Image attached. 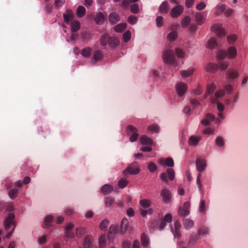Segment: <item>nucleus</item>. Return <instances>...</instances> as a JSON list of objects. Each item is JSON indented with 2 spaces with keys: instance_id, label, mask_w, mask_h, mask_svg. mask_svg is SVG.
Segmentation results:
<instances>
[{
  "instance_id": "obj_1",
  "label": "nucleus",
  "mask_w": 248,
  "mask_h": 248,
  "mask_svg": "<svg viewBox=\"0 0 248 248\" xmlns=\"http://www.w3.org/2000/svg\"><path fill=\"white\" fill-rule=\"evenodd\" d=\"M223 88V89L217 90L216 92L215 95L211 99V103L216 105L217 108H224L223 104L219 102L218 100L223 97L226 94L227 95L231 94L233 91V87L230 84L225 85Z\"/></svg>"
},
{
  "instance_id": "obj_2",
  "label": "nucleus",
  "mask_w": 248,
  "mask_h": 248,
  "mask_svg": "<svg viewBox=\"0 0 248 248\" xmlns=\"http://www.w3.org/2000/svg\"><path fill=\"white\" fill-rule=\"evenodd\" d=\"M100 44L102 46H106L107 45L111 48H115L117 47L120 43L118 38L111 37L108 34H103L100 39Z\"/></svg>"
},
{
  "instance_id": "obj_3",
  "label": "nucleus",
  "mask_w": 248,
  "mask_h": 248,
  "mask_svg": "<svg viewBox=\"0 0 248 248\" xmlns=\"http://www.w3.org/2000/svg\"><path fill=\"white\" fill-rule=\"evenodd\" d=\"M3 223L5 230H8L11 225L14 226L12 231L7 233L5 236L7 238H9L12 235L16 226L14 214L12 213H9L7 217L4 219Z\"/></svg>"
},
{
  "instance_id": "obj_4",
  "label": "nucleus",
  "mask_w": 248,
  "mask_h": 248,
  "mask_svg": "<svg viewBox=\"0 0 248 248\" xmlns=\"http://www.w3.org/2000/svg\"><path fill=\"white\" fill-rule=\"evenodd\" d=\"M226 80L228 83H233L236 81L239 77L238 71L234 69L229 68L225 74Z\"/></svg>"
},
{
  "instance_id": "obj_5",
  "label": "nucleus",
  "mask_w": 248,
  "mask_h": 248,
  "mask_svg": "<svg viewBox=\"0 0 248 248\" xmlns=\"http://www.w3.org/2000/svg\"><path fill=\"white\" fill-rule=\"evenodd\" d=\"M126 131L128 135L131 134L129 140L132 142L136 141L139 137L138 130L132 125H128L126 128Z\"/></svg>"
},
{
  "instance_id": "obj_6",
  "label": "nucleus",
  "mask_w": 248,
  "mask_h": 248,
  "mask_svg": "<svg viewBox=\"0 0 248 248\" xmlns=\"http://www.w3.org/2000/svg\"><path fill=\"white\" fill-rule=\"evenodd\" d=\"M163 58L164 62L168 63L175 65L176 66L177 65V64H175V56L173 51L172 50H166L163 55Z\"/></svg>"
},
{
  "instance_id": "obj_7",
  "label": "nucleus",
  "mask_w": 248,
  "mask_h": 248,
  "mask_svg": "<svg viewBox=\"0 0 248 248\" xmlns=\"http://www.w3.org/2000/svg\"><path fill=\"white\" fill-rule=\"evenodd\" d=\"M140 171V168L137 162L131 163L127 168L124 171V174L128 173L131 175L138 174Z\"/></svg>"
},
{
  "instance_id": "obj_8",
  "label": "nucleus",
  "mask_w": 248,
  "mask_h": 248,
  "mask_svg": "<svg viewBox=\"0 0 248 248\" xmlns=\"http://www.w3.org/2000/svg\"><path fill=\"white\" fill-rule=\"evenodd\" d=\"M160 196L165 203L170 204L171 203L172 195L169 189L166 188H163L160 191Z\"/></svg>"
},
{
  "instance_id": "obj_9",
  "label": "nucleus",
  "mask_w": 248,
  "mask_h": 248,
  "mask_svg": "<svg viewBox=\"0 0 248 248\" xmlns=\"http://www.w3.org/2000/svg\"><path fill=\"white\" fill-rule=\"evenodd\" d=\"M175 88L178 95L181 97L184 95L187 91V87L186 84L180 82L176 84Z\"/></svg>"
},
{
  "instance_id": "obj_10",
  "label": "nucleus",
  "mask_w": 248,
  "mask_h": 248,
  "mask_svg": "<svg viewBox=\"0 0 248 248\" xmlns=\"http://www.w3.org/2000/svg\"><path fill=\"white\" fill-rule=\"evenodd\" d=\"M183 11V6L181 5H177L171 9L170 12V16L172 18H176L182 14Z\"/></svg>"
},
{
  "instance_id": "obj_11",
  "label": "nucleus",
  "mask_w": 248,
  "mask_h": 248,
  "mask_svg": "<svg viewBox=\"0 0 248 248\" xmlns=\"http://www.w3.org/2000/svg\"><path fill=\"white\" fill-rule=\"evenodd\" d=\"M210 30L212 32H215L218 37H221L225 35V32L222 26L220 24H215L211 27Z\"/></svg>"
},
{
  "instance_id": "obj_12",
  "label": "nucleus",
  "mask_w": 248,
  "mask_h": 248,
  "mask_svg": "<svg viewBox=\"0 0 248 248\" xmlns=\"http://www.w3.org/2000/svg\"><path fill=\"white\" fill-rule=\"evenodd\" d=\"M190 206L189 203L188 202H185L184 204L183 207H180L178 211V214L180 216H187L189 213L190 211L189 210Z\"/></svg>"
},
{
  "instance_id": "obj_13",
  "label": "nucleus",
  "mask_w": 248,
  "mask_h": 248,
  "mask_svg": "<svg viewBox=\"0 0 248 248\" xmlns=\"http://www.w3.org/2000/svg\"><path fill=\"white\" fill-rule=\"evenodd\" d=\"M63 17L64 22L67 24H69L70 21L74 19V16L72 11L70 9H68L65 13L63 14Z\"/></svg>"
},
{
  "instance_id": "obj_14",
  "label": "nucleus",
  "mask_w": 248,
  "mask_h": 248,
  "mask_svg": "<svg viewBox=\"0 0 248 248\" xmlns=\"http://www.w3.org/2000/svg\"><path fill=\"white\" fill-rule=\"evenodd\" d=\"M158 163L162 166H167L169 167H172L174 166L173 160L170 157H168L166 159L160 158L158 160Z\"/></svg>"
},
{
  "instance_id": "obj_15",
  "label": "nucleus",
  "mask_w": 248,
  "mask_h": 248,
  "mask_svg": "<svg viewBox=\"0 0 248 248\" xmlns=\"http://www.w3.org/2000/svg\"><path fill=\"white\" fill-rule=\"evenodd\" d=\"M170 5L167 1L162 2L159 7V12L162 14H166L168 13Z\"/></svg>"
},
{
  "instance_id": "obj_16",
  "label": "nucleus",
  "mask_w": 248,
  "mask_h": 248,
  "mask_svg": "<svg viewBox=\"0 0 248 248\" xmlns=\"http://www.w3.org/2000/svg\"><path fill=\"white\" fill-rule=\"evenodd\" d=\"M196 167L198 171L201 172L203 171L206 167V163L203 159L197 158L196 161Z\"/></svg>"
},
{
  "instance_id": "obj_17",
  "label": "nucleus",
  "mask_w": 248,
  "mask_h": 248,
  "mask_svg": "<svg viewBox=\"0 0 248 248\" xmlns=\"http://www.w3.org/2000/svg\"><path fill=\"white\" fill-rule=\"evenodd\" d=\"M202 138L201 136H191L189 138L188 143L191 146H196L198 144Z\"/></svg>"
},
{
  "instance_id": "obj_18",
  "label": "nucleus",
  "mask_w": 248,
  "mask_h": 248,
  "mask_svg": "<svg viewBox=\"0 0 248 248\" xmlns=\"http://www.w3.org/2000/svg\"><path fill=\"white\" fill-rule=\"evenodd\" d=\"M215 120V116L210 113H208L206 115L205 118L201 121L202 124L205 126H208L210 124L211 121Z\"/></svg>"
},
{
  "instance_id": "obj_19",
  "label": "nucleus",
  "mask_w": 248,
  "mask_h": 248,
  "mask_svg": "<svg viewBox=\"0 0 248 248\" xmlns=\"http://www.w3.org/2000/svg\"><path fill=\"white\" fill-rule=\"evenodd\" d=\"M108 19L110 23L115 24L120 21V16L117 13L113 12L109 14Z\"/></svg>"
},
{
  "instance_id": "obj_20",
  "label": "nucleus",
  "mask_w": 248,
  "mask_h": 248,
  "mask_svg": "<svg viewBox=\"0 0 248 248\" xmlns=\"http://www.w3.org/2000/svg\"><path fill=\"white\" fill-rule=\"evenodd\" d=\"M105 17L103 14L101 12L96 14L94 18V21L98 25H102L105 21Z\"/></svg>"
},
{
  "instance_id": "obj_21",
  "label": "nucleus",
  "mask_w": 248,
  "mask_h": 248,
  "mask_svg": "<svg viewBox=\"0 0 248 248\" xmlns=\"http://www.w3.org/2000/svg\"><path fill=\"white\" fill-rule=\"evenodd\" d=\"M205 68L208 72L214 73L218 70V65L212 63H209L205 66Z\"/></svg>"
},
{
  "instance_id": "obj_22",
  "label": "nucleus",
  "mask_w": 248,
  "mask_h": 248,
  "mask_svg": "<svg viewBox=\"0 0 248 248\" xmlns=\"http://www.w3.org/2000/svg\"><path fill=\"white\" fill-rule=\"evenodd\" d=\"M216 89V86L214 83L211 85H208L206 89V92L204 96V99H205L208 96L211 94Z\"/></svg>"
},
{
  "instance_id": "obj_23",
  "label": "nucleus",
  "mask_w": 248,
  "mask_h": 248,
  "mask_svg": "<svg viewBox=\"0 0 248 248\" xmlns=\"http://www.w3.org/2000/svg\"><path fill=\"white\" fill-rule=\"evenodd\" d=\"M128 224L129 222L127 218H124L122 219L120 226V231L122 233H124L125 232L127 229Z\"/></svg>"
},
{
  "instance_id": "obj_24",
  "label": "nucleus",
  "mask_w": 248,
  "mask_h": 248,
  "mask_svg": "<svg viewBox=\"0 0 248 248\" xmlns=\"http://www.w3.org/2000/svg\"><path fill=\"white\" fill-rule=\"evenodd\" d=\"M80 27V22L77 20L72 21L71 23V31L72 32H76Z\"/></svg>"
},
{
  "instance_id": "obj_25",
  "label": "nucleus",
  "mask_w": 248,
  "mask_h": 248,
  "mask_svg": "<svg viewBox=\"0 0 248 248\" xmlns=\"http://www.w3.org/2000/svg\"><path fill=\"white\" fill-rule=\"evenodd\" d=\"M140 143L143 145H152L153 140L152 139L146 135H142L140 137Z\"/></svg>"
},
{
  "instance_id": "obj_26",
  "label": "nucleus",
  "mask_w": 248,
  "mask_h": 248,
  "mask_svg": "<svg viewBox=\"0 0 248 248\" xmlns=\"http://www.w3.org/2000/svg\"><path fill=\"white\" fill-rule=\"evenodd\" d=\"M117 228L115 225H111L109 229V232L108 233V238L109 239H113L115 234L117 232Z\"/></svg>"
},
{
  "instance_id": "obj_27",
  "label": "nucleus",
  "mask_w": 248,
  "mask_h": 248,
  "mask_svg": "<svg viewBox=\"0 0 248 248\" xmlns=\"http://www.w3.org/2000/svg\"><path fill=\"white\" fill-rule=\"evenodd\" d=\"M113 190V187L112 186L106 184L101 189L102 193L104 195H108L111 193Z\"/></svg>"
},
{
  "instance_id": "obj_28",
  "label": "nucleus",
  "mask_w": 248,
  "mask_h": 248,
  "mask_svg": "<svg viewBox=\"0 0 248 248\" xmlns=\"http://www.w3.org/2000/svg\"><path fill=\"white\" fill-rule=\"evenodd\" d=\"M126 23H121L114 27V31L117 32H121L123 31L126 28Z\"/></svg>"
},
{
  "instance_id": "obj_29",
  "label": "nucleus",
  "mask_w": 248,
  "mask_h": 248,
  "mask_svg": "<svg viewBox=\"0 0 248 248\" xmlns=\"http://www.w3.org/2000/svg\"><path fill=\"white\" fill-rule=\"evenodd\" d=\"M140 204L143 209L148 208L151 204V201L147 199L141 200L140 201Z\"/></svg>"
},
{
  "instance_id": "obj_30",
  "label": "nucleus",
  "mask_w": 248,
  "mask_h": 248,
  "mask_svg": "<svg viewBox=\"0 0 248 248\" xmlns=\"http://www.w3.org/2000/svg\"><path fill=\"white\" fill-rule=\"evenodd\" d=\"M183 224L186 229H189L192 228L194 225V222L188 218L183 219Z\"/></svg>"
},
{
  "instance_id": "obj_31",
  "label": "nucleus",
  "mask_w": 248,
  "mask_h": 248,
  "mask_svg": "<svg viewBox=\"0 0 248 248\" xmlns=\"http://www.w3.org/2000/svg\"><path fill=\"white\" fill-rule=\"evenodd\" d=\"M217 46L216 39L214 37L211 38L207 42L206 47L208 48L213 49Z\"/></svg>"
},
{
  "instance_id": "obj_32",
  "label": "nucleus",
  "mask_w": 248,
  "mask_h": 248,
  "mask_svg": "<svg viewBox=\"0 0 248 248\" xmlns=\"http://www.w3.org/2000/svg\"><path fill=\"white\" fill-rule=\"evenodd\" d=\"M92 237L91 235H87L85 237L84 247L85 248H90L92 247Z\"/></svg>"
},
{
  "instance_id": "obj_33",
  "label": "nucleus",
  "mask_w": 248,
  "mask_h": 248,
  "mask_svg": "<svg viewBox=\"0 0 248 248\" xmlns=\"http://www.w3.org/2000/svg\"><path fill=\"white\" fill-rule=\"evenodd\" d=\"M86 12L85 8L83 6H79L76 12L77 16L82 17L84 16Z\"/></svg>"
},
{
  "instance_id": "obj_34",
  "label": "nucleus",
  "mask_w": 248,
  "mask_h": 248,
  "mask_svg": "<svg viewBox=\"0 0 248 248\" xmlns=\"http://www.w3.org/2000/svg\"><path fill=\"white\" fill-rule=\"evenodd\" d=\"M141 245L143 247L147 246L149 244L148 236L145 233H143L141 234Z\"/></svg>"
},
{
  "instance_id": "obj_35",
  "label": "nucleus",
  "mask_w": 248,
  "mask_h": 248,
  "mask_svg": "<svg viewBox=\"0 0 248 248\" xmlns=\"http://www.w3.org/2000/svg\"><path fill=\"white\" fill-rule=\"evenodd\" d=\"M195 18L197 25H201L203 23L204 17L201 13H197L195 15Z\"/></svg>"
},
{
  "instance_id": "obj_36",
  "label": "nucleus",
  "mask_w": 248,
  "mask_h": 248,
  "mask_svg": "<svg viewBox=\"0 0 248 248\" xmlns=\"http://www.w3.org/2000/svg\"><path fill=\"white\" fill-rule=\"evenodd\" d=\"M237 55L236 49L232 46H231L228 49V56L230 58H233L235 57Z\"/></svg>"
},
{
  "instance_id": "obj_37",
  "label": "nucleus",
  "mask_w": 248,
  "mask_h": 248,
  "mask_svg": "<svg viewBox=\"0 0 248 248\" xmlns=\"http://www.w3.org/2000/svg\"><path fill=\"white\" fill-rule=\"evenodd\" d=\"M140 214L143 217H145L147 215H151L153 213V209L152 208L142 209H140Z\"/></svg>"
},
{
  "instance_id": "obj_38",
  "label": "nucleus",
  "mask_w": 248,
  "mask_h": 248,
  "mask_svg": "<svg viewBox=\"0 0 248 248\" xmlns=\"http://www.w3.org/2000/svg\"><path fill=\"white\" fill-rule=\"evenodd\" d=\"M198 239V236L196 233H192L189 238V240L188 241L189 246L194 245L196 243L197 240Z\"/></svg>"
},
{
  "instance_id": "obj_39",
  "label": "nucleus",
  "mask_w": 248,
  "mask_h": 248,
  "mask_svg": "<svg viewBox=\"0 0 248 248\" xmlns=\"http://www.w3.org/2000/svg\"><path fill=\"white\" fill-rule=\"evenodd\" d=\"M191 22V18L189 16H185L181 21V24L183 28L186 27Z\"/></svg>"
},
{
  "instance_id": "obj_40",
  "label": "nucleus",
  "mask_w": 248,
  "mask_h": 248,
  "mask_svg": "<svg viewBox=\"0 0 248 248\" xmlns=\"http://www.w3.org/2000/svg\"><path fill=\"white\" fill-rule=\"evenodd\" d=\"M53 217L51 215L46 216L44 219V227H48L51 225V222L52 220Z\"/></svg>"
},
{
  "instance_id": "obj_41",
  "label": "nucleus",
  "mask_w": 248,
  "mask_h": 248,
  "mask_svg": "<svg viewBox=\"0 0 248 248\" xmlns=\"http://www.w3.org/2000/svg\"><path fill=\"white\" fill-rule=\"evenodd\" d=\"M227 52L226 50H221L218 52L217 57V59L219 61H222L224 60L227 56Z\"/></svg>"
},
{
  "instance_id": "obj_42",
  "label": "nucleus",
  "mask_w": 248,
  "mask_h": 248,
  "mask_svg": "<svg viewBox=\"0 0 248 248\" xmlns=\"http://www.w3.org/2000/svg\"><path fill=\"white\" fill-rule=\"evenodd\" d=\"M194 71V69L193 68L187 70H183L181 72V75L183 77L186 78L193 74Z\"/></svg>"
},
{
  "instance_id": "obj_43",
  "label": "nucleus",
  "mask_w": 248,
  "mask_h": 248,
  "mask_svg": "<svg viewBox=\"0 0 248 248\" xmlns=\"http://www.w3.org/2000/svg\"><path fill=\"white\" fill-rule=\"evenodd\" d=\"M159 127L156 124H153L149 125L147 129L152 132L158 133L159 131Z\"/></svg>"
},
{
  "instance_id": "obj_44",
  "label": "nucleus",
  "mask_w": 248,
  "mask_h": 248,
  "mask_svg": "<svg viewBox=\"0 0 248 248\" xmlns=\"http://www.w3.org/2000/svg\"><path fill=\"white\" fill-rule=\"evenodd\" d=\"M86 232V230L84 228L79 227L76 229V234L77 237H80L84 235Z\"/></svg>"
},
{
  "instance_id": "obj_45",
  "label": "nucleus",
  "mask_w": 248,
  "mask_h": 248,
  "mask_svg": "<svg viewBox=\"0 0 248 248\" xmlns=\"http://www.w3.org/2000/svg\"><path fill=\"white\" fill-rule=\"evenodd\" d=\"M177 37V32L175 31H173L169 33L167 36L168 39L170 41H173Z\"/></svg>"
},
{
  "instance_id": "obj_46",
  "label": "nucleus",
  "mask_w": 248,
  "mask_h": 248,
  "mask_svg": "<svg viewBox=\"0 0 248 248\" xmlns=\"http://www.w3.org/2000/svg\"><path fill=\"white\" fill-rule=\"evenodd\" d=\"M128 184V181L126 178H122L118 182V186L120 188H124Z\"/></svg>"
},
{
  "instance_id": "obj_47",
  "label": "nucleus",
  "mask_w": 248,
  "mask_h": 248,
  "mask_svg": "<svg viewBox=\"0 0 248 248\" xmlns=\"http://www.w3.org/2000/svg\"><path fill=\"white\" fill-rule=\"evenodd\" d=\"M148 169L150 172H154L157 170V167L155 163L151 162L148 165Z\"/></svg>"
},
{
  "instance_id": "obj_48",
  "label": "nucleus",
  "mask_w": 248,
  "mask_h": 248,
  "mask_svg": "<svg viewBox=\"0 0 248 248\" xmlns=\"http://www.w3.org/2000/svg\"><path fill=\"white\" fill-rule=\"evenodd\" d=\"M130 11L133 14H138L140 12L139 5L137 3L132 4L130 6Z\"/></svg>"
},
{
  "instance_id": "obj_49",
  "label": "nucleus",
  "mask_w": 248,
  "mask_h": 248,
  "mask_svg": "<svg viewBox=\"0 0 248 248\" xmlns=\"http://www.w3.org/2000/svg\"><path fill=\"white\" fill-rule=\"evenodd\" d=\"M91 48L88 47L83 49L81 52V55L85 57H89L91 53Z\"/></svg>"
},
{
  "instance_id": "obj_50",
  "label": "nucleus",
  "mask_w": 248,
  "mask_h": 248,
  "mask_svg": "<svg viewBox=\"0 0 248 248\" xmlns=\"http://www.w3.org/2000/svg\"><path fill=\"white\" fill-rule=\"evenodd\" d=\"M167 173L168 174L169 179L170 181H172L175 177V172L173 169H168L167 170Z\"/></svg>"
},
{
  "instance_id": "obj_51",
  "label": "nucleus",
  "mask_w": 248,
  "mask_h": 248,
  "mask_svg": "<svg viewBox=\"0 0 248 248\" xmlns=\"http://www.w3.org/2000/svg\"><path fill=\"white\" fill-rule=\"evenodd\" d=\"M124 41L125 43L128 42L131 39V32L129 31H125L123 35Z\"/></svg>"
},
{
  "instance_id": "obj_52",
  "label": "nucleus",
  "mask_w": 248,
  "mask_h": 248,
  "mask_svg": "<svg viewBox=\"0 0 248 248\" xmlns=\"http://www.w3.org/2000/svg\"><path fill=\"white\" fill-rule=\"evenodd\" d=\"M109 224L108 221L107 219L103 220L100 224V228L103 231L107 230Z\"/></svg>"
},
{
  "instance_id": "obj_53",
  "label": "nucleus",
  "mask_w": 248,
  "mask_h": 248,
  "mask_svg": "<svg viewBox=\"0 0 248 248\" xmlns=\"http://www.w3.org/2000/svg\"><path fill=\"white\" fill-rule=\"evenodd\" d=\"M99 243L100 248H104L106 245V236L105 235H101L99 239Z\"/></svg>"
},
{
  "instance_id": "obj_54",
  "label": "nucleus",
  "mask_w": 248,
  "mask_h": 248,
  "mask_svg": "<svg viewBox=\"0 0 248 248\" xmlns=\"http://www.w3.org/2000/svg\"><path fill=\"white\" fill-rule=\"evenodd\" d=\"M18 189L14 188L9 191V195L11 199H14L17 196Z\"/></svg>"
},
{
  "instance_id": "obj_55",
  "label": "nucleus",
  "mask_w": 248,
  "mask_h": 248,
  "mask_svg": "<svg viewBox=\"0 0 248 248\" xmlns=\"http://www.w3.org/2000/svg\"><path fill=\"white\" fill-rule=\"evenodd\" d=\"M102 53L100 50L95 51L93 54V58L95 61L100 60L102 58Z\"/></svg>"
},
{
  "instance_id": "obj_56",
  "label": "nucleus",
  "mask_w": 248,
  "mask_h": 248,
  "mask_svg": "<svg viewBox=\"0 0 248 248\" xmlns=\"http://www.w3.org/2000/svg\"><path fill=\"white\" fill-rule=\"evenodd\" d=\"M237 39V36L235 34L229 35L227 37V40L230 44H233Z\"/></svg>"
},
{
  "instance_id": "obj_57",
  "label": "nucleus",
  "mask_w": 248,
  "mask_h": 248,
  "mask_svg": "<svg viewBox=\"0 0 248 248\" xmlns=\"http://www.w3.org/2000/svg\"><path fill=\"white\" fill-rule=\"evenodd\" d=\"M137 17L134 16H130L127 19L128 22L131 24L134 25L137 22Z\"/></svg>"
},
{
  "instance_id": "obj_58",
  "label": "nucleus",
  "mask_w": 248,
  "mask_h": 248,
  "mask_svg": "<svg viewBox=\"0 0 248 248\" xmlns=\"http://www.w3.org/2000/svg\"><path fill=\"white\" fill-rule=\"evenodd\" d=\"M216 143L219 147L223 146L224 144L223 139L221 137H217L216 140Z\"/></svg>"
},
{
  "instance_id": "obj_59",
  "label": "nucleus",
  "mask_w": 248,
  "mask_h": 248,
  "mask_svg": "<svg viewBox=\"0 0 248 248\" xmlns=\"http://www.w3.org/2000/svg\"><path fill=\"white\" fill-rule=\"evenodd\" d=\"M218 68H220L222 70H225L227 68L228 64L226 62L218 61Z\"/></svg>"
},
{
  "instance_id": "obj_60",
  "label": "nucleus",
  "mask_w": 248,
  "mask_h": 248,
  "mask_svg": "<svg viewBox=\"0 0 248 248\" xmlns=\"http://www.w3.org/2000/svg\"><path fill=\"white\" fill-rule=\"evenodd\" d=\"M114 202V200L111 197H107L106 199L105 204L107 207H110Z\"/></svg>"
},
{
  "instance_id": "obj_61",
  "label": "nucleus",
  "mask_w": 248,
  "mask_h": 248,
  "mask_svg": "<svg viewBox=\"0 0 248 248\" xmlns=\"http://www.w3.org/2000/svg\"><path fill=\"white\" fill-rule=\"evenodd\" d=\"M201 174L199 173L197 176L196 182H197V184L198 185L199 190L202 193V184L201 182Z\"/></svg>"
},
{
  "instance_id": "obj_62",
  "label": "nucleus",
  "mask_w": 248,
  "mask_h": 248,
  "mask_svg": "<svg viewBox=\"0 0 248 248\" xmlns=\"http://www.w3.org/2000/svg\"><path fill=\"white\" fill-rule=\"evenodd\" d=\"M156 26L158 27H161L163 24V18L161 16H158L156 18Z\"/></svg>"
},
{
  "instance_id": "obj_63",
  "label": "nucleus",
  "mask_w": 248,
  "mask_h": 248,
  "mask_svg": "<svg viewBox=\"0 0 248 248\" xmlns=\"http://www.w3.org/2000/svg\"><path fill=\"white\" fill-rule=\"evenodd\" d=\"M175 53L177 57L180 58H184L185 55L184 52L179 48L175 49Z\"/></svg>"
},
{
  "instance_id": "obj_64",
  "label": "nucleus",
  "mask_w": 248,
  "mask_h": 248,
  "mask_svg": "<svg viewBox=\"0 0 248 248\" xmlns=\"http://www.w3.org/2000/svg\"><path fill=\"white\" fill-rule=\"evenodd\" d=\"M225 5L224 4H222L217 8L216 11V15L217 16L220 15L221 13H222L225 10Z\"/></svg>"
}]
</instances>
